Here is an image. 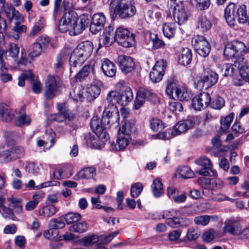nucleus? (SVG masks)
<instances>
[{
	"instance_id": "nucleus-1",
	"label": "nucleus",
	"mask_w": 249,
	"mask_h": 249,
	"mask_svg": "<svg viewBox=\"0 0 249 249\" xmlns=\"http://www.w3.org/2000/svg\"><path fill=\"white\" fill-rule=\"evenodd\" d=\"M119 116L117 112L113 113L108 108L104 110L101 120L97 116H93L91 120L90 127L97 137L101 140H107L108 135L106 129L111 125L115 124V127L118 124Z\"/></svg>"
},
{
	"instance_id": "nucleus-2",
	"label": "nucleus",
	"mask_w": 249,
	"mask_h": 249,
	"mask_svg": "<svg viewBox=\"0 0 249 249\" xmlns=\"http://www.w3.org/2000/svg\"><path fill=\"white\" fill-rule=\"evenodd\" d=\"M93 49V44L89 41H86L79 43L73 50L70 59V70L72 68L80 66L89 57Z\"/></svg>"
},
{
	"instance_id": "nucleus-3",
	"label": "nucleus",
	"mask_w": 249,
	"mask_h": 249,
	"mask_svg": "<svg viewBox=\"0 0 249 249\" xmlns=\"http://www.w3.org/2000/svg\"><path fill=\"white\" fill-rule=\"evenodd\" d=\"M225 18L228 24L234 26L238 22L245 24L247 21V16L245 6H239L230 3L225 9Z\"/></svg>"
},
{
	"instance_id": "nucleus-4",
	"label": "nucleus",
	"mask_w": 249,
	"mask_h": 249,
	"mask_svg": "<svg viewBox=\"0 0 249 249\" xmlns=\"http://www.w3.org/2000/svg\"><path fill=\"white\" fill-rule=\"evenodd\" d=\"M111 5L114 11L122 18L132 17L136 12V8L132 0H112Z\"/></svg>"
},
{
	"instance_id": "nucleus-5",
	"label": "nucleus",
	"mask_w": 249,
	"mask_h": 249,
	"mask_svg": "<svg viewBox=\"0 0 249 249\" xmlns=\"http://www.w3.org/2000/svg\"><path fill=\"white\" fill-rule=\"evenodd\" d=\"M170 13L179 25L185 23L189 18L190 13L186 10L181 1L177 2L176 0H170Z\"/></svg>"
},
{
	"instance_id": "nucleus-6",
	"label": "nucleus",
	"mask_w": 249,
	"mask_h": 249,
	"mask_svg": "<svg viewBox=\"0 0 249 249\" xmlns=\"http://www.w3.org/2000/svg\"><path fill=\"white\" fill-rule=\"evenodd\" d=\"M167 94L171 98H176L180 101H188L191 97L187 89L174 81H168L166 88Z\"/></svg>"
},
{
	"instance_id": "nucleus-7",
	"label": "nucleus",
	"mask_w": 249,
	"mask_h": 249,
	"mask_svg": "<svg viewBox=\"0 0 249 249\" xmlns=\"http://www.w3.org/2000/svg\"><path fill=\"white\" fill-rule=\"evenodd\" d=\"M245 50V44L238 40H233L228 43L225 47L224 55L227 59H234L235 61L241 55L242 52Z\"/></svg>"
},
{
	"instance_id": "nucleus-8",
	"label": "nucleus",
	"mask_w": 249,
	"mask_h": 249,
	"mask_svg": "<svg viewBox=\"0 0 249 249\" xmlns=\"http://www.w3.org/2000/svg\"><path fill=\"white\" fill-rule=\"evenodd\" d=\"M115 36L116 41L123 47H130L135 43L134 35L123 27H119L116 29Z\"/></svg>"
},
{
	"instance_id": "nucleus-9",
	"label": "nucleus",
	"mask_w": 249,
	"mask_h": 249,
	"mask_svg": "<svg viewBox=\"0 0 249 249\" xmlns=\"http://www.w3.org/2000/svg\"><path fill=\"white\" fill-rule=\"evenodd\" d=\"M192 43L196 52L203 57H206L211 50L210 45L202 36L197 35L192 38Z\"/></svg>"
},
{
	"instance_id": "nucleus-10",
	"label": "nucleus",
	"mask_w": 249,
	"mask_h": 249,
	"mask_svg": "<svg viewBox=\"0 0 249 249\" xmlns=\"http://www.w3.org/2000/svg\"><path fill=\"white\" fill-rule=\"evenodd\" d=\"M76 13L74 11L69 10L65 12L59 20L58 30L61 33H66L71 29L73 23L76 20Z\"/></svg>"
},
{
	"instance_id": "nucleus-11",
	"label": "nucleus",
	"mask_w": 249,
	"mask_h": 249,
	"mask_svg": "<svg viewBox=\"0 0 249 249\" xmlns=\"http://www.w3.org/2000/svg\"><path fill=\"white\" fill-rule=\"evenodd\" d=\"M196 163L202 167L196 172L204 176L216 177L217 172L213 168L211 160L205 157H202L195 160Z\"/></svg>"
},
{
	"instance_id": "nucleus-12",
	"label": "nucleus",
	"mask_w": 249,
	"mask_h": 249,
	"mask_svg": "<svg viewBox=\"0 0 249 249\" xmlns=\"http://www.w3.org/2000/svg\"><path fill=\"white\" fill-rule=\"evenodd\" d=\"M167 63L163 59L157 61L149 73L150 79L156 83L160 81L165 73Z\"/></svg>"
},
{
	"instance_id": "nucleus-13",
	"label": "nucleus",
	"mask_w": 249,
	"mask_h": 249,
	"mask_svg": "<svg viewBox=\"0 0 249 249\" xmlns=\"http://www.w3.org/2000/svg\"><path fill=\"white\" fill-rule=\"evenodd\" d=\"M197 117H190L186 120L179 121L175 124L172 132L173 136H176L185 133L188 129L192 128L196 124Z\"/></svg>"
},
{
	"instance_id": "nucleus-14",
	"label": "nucleus",
	"mask_w": 249,
	"mask_h": 249,
	"mask_svg": "<svg viewBox=\"0 0 249 249\" xmlns=\"http://www.w3.org/2000/svg\"><path fill=\"white\" fill-rule=\"evenodd\" d=\"M43 50L42 46L40 45V44H38L36 42L34 43L30 48V53L27 59L26 58L25 50L24 49H21V58L19 61V63L25 65L28 61L31 62L35 57L39 56Z\"/></svg>"
},
{
	"instance_id": "nucleus-15",
	"label": "nucleus",
	"mask_w": 249,
	"mask_h": 249,
	"mask_svg": "<svg viewBox=\"0 0 249 249\" xmlns=\"http://www.w3.org/2000/svg\"><path fill=\"white\" fill-rule=\"evenodd\" d=\"M199 184L205 189L203 194L206 196L207 189L217 190L222 188L224 182L218 178H201L198 179Z\"/></svg>"
},
{
	"instance_id": "nucleus-16",
	"label": "nucleus",
	"mask_w": 249,
	"mask_h": 249,
	"mask_svg": "<svg viewBox=\"0 0 249 249\" xmlns=\"http://www.w3.org/2000/svg\"><path fill=\"white\" fill-rule=\"evenodd\" d=\"M218 79V74L215 71L209 70L206 74L198 80L197 86L200 89H207L214 85L217 82Z\"/></svg>"
},
{
	"instance_id": "nucleus-17",
	"label": "nucleus",
	"mask_w": 249,
	"mask_h": 249,
	"mask_svg": "<svg viewBox=\"0 0 249 249\" xmlns=\"http://www.w3.org/2000/svg\"><path fill=\"white\" fill-rule=\"evenodd\" d=\"M117 64L122 72L124 74L131 72L135 67L133 59L130 56L124 55L118 57Z\"/></svg>"
},
{
	"instance_id": "nucleus-18",
	"label": "nucleus",
	"mask_w": 249,
	"mask_h": 249,
	"mask_svg": "<svg viewBox=\"0 0 249 249\" xmlns=\"http://www.w3.org/2000/svg\"><path fill=\"white\" fill-rule=\"evenodd\" d=\"M59 84L54 76L51 75L48 76L45 82L44 93V95L47 99H52L56 95L58 88L60 86Z\"/></svg>"
},
{
	"instance_id": "nucleus-19",
	"label": "nucleus",
	"mask_w": 249,
	"mask_h": 249,
	"mask_svg": "<svg viewBox=\"0 0 249 249\" xmlns=\"http://www.w3.org/2000/svg\"><path fill=\"white\" fill-rule=\"evenodd\" d=\"M106 21L105 16L102 13H98L93 15L89 26L90 32L95 34L102 30Z\"/></svg>"
},
{
	"instance_id": "nucleus-20",
	"label": "nucleus",
	"mask_w": 249,
	"mask_h": 249,
	"mask_svg": "<svg viewBox=\"0 0 249 249\" xmlns=\"http://www.w3.org/2000/svg\"><path fill=\"white\" fill-rule=\"evenodd\" d=\"M57 107L58 112L53 115V119L54 120L58 122H62L67 119L70 121L74 119V115L69 112L65 105L57 104Z\"/></svg>"
},
{
	"instance_id": "nucleus-21",
	"label": "nucleus",
	"mask_w": 249,
	"mask_h": 249,
	"mask_svg": "<svg viewBox=\"0 0 249 249\" xmlns=\"http://www.w3.org/2000/svg\"><path fill=\"white\" fill-rule=\"evenodd\" d=\"M241 226L240 223L233 218H231L224 223L223 228L225 233H229L232 235H238L240 233Z\"/></svg>"
},
{
	"instance_id": "nucleus-22",
	"label": "nucleus",
	"mask_w": 249,
	"mask_h": 249,
	"mask_svg": "<svg viewBox=\"0 0 249 249\" xmlns=\"http://www.w3.org/2000/svg\"><path fill=\"white\" fill-rule=\"evenodd\" d=\"M4 53H5V56L7 59L12 58L16 60L18 58L19 53V48L16 44L11 42L8 44L5 52L3 50L0 49V62L2 63V62Z\"/></svg>"
},
{
	"instance_id": "nucleus-23",
	"label": "nucleus",
	"mask_w": 249,
	"mask_h": 249,
	"mask_svg": "<svg viewBox=\"0 0 249 249\" xmlns=\"http://www.w3.org/2000/svg\"><path fill=\"white\" fill-rule=\"evenodd\" d=\"M101 238V235L98 236L95 234H92L83 238L81 242L84 246H90L95 245L96 249H101L104 247V244L103 239L100 240Z\"/></svg>"
},
{
	"instance_id": "nucleus-24",
	"label": "nucleus",
	"mask_w": 249,
	"mask_h": 249,
	"mask_svg": "<svg viewBox=\"0 0 249 249\" xmlns=\"http://www.w3.org/2000/svg\"><path fill=\"white\" fill-rule=\"evenodd\" d=\"M136 130L135 120H125L122 122V124L119 127L118 133L125 135H128V136H131L132 134L135 132Z\"/></svg>"
},
{
	"instance_id": "nucleus-25",
	"label": "nucleus",
	"mask_w": 249,
	"mask_h": 249,
	"mask_svg": "<svg viewBox=\"0 0 249 249\" xmlns=\"http://www.w3.org/2000/svg\"><path fill=\"white\" fill-rule=\"evenodd\" d=\"M136 130L135 120H125L122 122V124L119 127L118 133L125 135H128V136H131L132 134L135 132Z\"/></svg>"
},
{
	"instance_id": "nucleus-26",
	"label": "nucleus",
	"mask_w": 249,
	"mask_h": 249,
	"mask_svg": "<svg viewBox=\"0 0 249 249\" xmlns=\"http://www.w3.org/2000/svg\"><path fill=\"white\" fill-rule=\"evenodd\" d=\"M245 59L240 57L235 61V67L239 71L241 77L246 81L249 82V66L245 65Z\"/></svg>"
},
{
	"instance_id": "nucleus-27",
	"label": "nucleus",
	"mask_w": 249,
	"mask_h": 249,
	"mask_svg": "<svg viewBox=\"0 0 249 249\" xmlns=\"http://www.w3.org/2000/svg\"><path fill=\"white\" fill-rule=\"evenodd\" d=\"M133 98L132 89L129 87H126L122 92H118V104L121 106H126L132 101Z\"/></svg>"
},
{
	"instance_id": "nucleus-28",
	"label": "nucleus",
	"mask_w": 249,
	"mask_h": 249,
	"mask_svg": "<svg viewBox=\"0 0 249 249\" xmlns=\"http://www.w3.org/2000/svg\"><path fill=\"white\" fill-rule=\"evenodd\" d=\"M131 140V136H128V135L118 133L117 143L111 144L112 149L115 150H124L128 146Z\"/></svg>"
},
{
	"instance_id": "nucleus-29",
	"label": "nucleus",
	"mask_w": 249,
	"mask_h": 249,
	"mask_svg": "<svg viewBox=\"0 0 249 249\" xmlns=\"http://www.w3.org/2000/svg\"><path fill=\"white\" fill-rule=\"evenodd\" d=\"M16 111L4 103L0 104V116L4 122H9L14 117Z\"/></svg>"
},
{
	"instance_id": "nucleus-30",
	"label": "nucleus",
	"mask_w": 249,
	"mask_h": 249,
	"mask_svg": "<svg viewBox=\"0 0 249 249\" xmlns=\"http://www.w3.org/2000/svg\"><path fill=\"white\" fill-rule=\"evenodd\" d=\"M101 69L104 74L109 77H114L116 73L115 65L107 59H105L102 62Z\"/></svg>"
},
{
	"instance_id": "nucleus-31",
	"label": "nucleus",
	"mask_w": 249,
	"mask_h": 249,
	"mask_svg": "<svg viewBox=\"0 0 249 249\" xmlns=\"http://www.w3.org/2000/svg\"><path fill=\"white\" fill-rule=\"evenodd\" d=\"M4 11L10 21H11L13 18H15L16 20L19 22H21L23 20V17L21 15L18 11H16L15 8L11 4L6 5L4 8Z\"/></svg>"
},
{
	"instance_id": "nucleus-32",
	"label": "nucleus",
	"mask_w": 249,
	"mask_h": 249,
	"mask_svg": "<svg viewBox=\"0 0 249 249\" xmlns=\"http://www.w3.org/2000/svg\"><path fill=\"white\" fill-rule=\"evenodd\" d=\"M94 65L93 64L86 65L75 76L76 80L81 81L88 77L91 73L94 72Z\"/></svg>"
},
{
	"instance_id": "nucleus-33",
	"label": "nucleus",
	"mask_w": 249,
	"mask_h": 249,
	"mask_svg": "<svg viewBox=\"0 0 249 249\" xmlns=\"http://www.w3.org/2000/svg\"><path fill=\"white\" fill-rule=\"evenodd\" d=\"M96 175V169L92 167H87L81 170L74 177L75 180L89 178Z\"/></svg>"
},
{
	"instance_id": "nucleus-34",
	"label": "nucleus",
	"mask_w": 249,
	"mask_h": 249,
	"mask_svg": "<svg viewBox=\"0 0 249 249\" xmlns=\"http://www.w3.org/2000/svg\"><path fill=\"white\" fill-rule=\"evenodd\" d=\"M100 91V89L98 86L92 85L86 89L85 96L88 101H91L99 95Z\"/></svg>"
},
{
	"instance_id": "nucleus-35",
	"label": "nucleus",
	"mask_w": 249,
	"mask_h": 249,
	"mask_svg": "<svg viewBox=\"0 0 249 249\" xmlns=\"http://www.w3.org/2000/svg\"><path fill=\"white\" fill-rule=\"evenodd\" d=\"M86 89L81 86L78 85L75 87L72 92H71L70 95L74 101H83L86 98Z\"/></svg>"
},
{
	"instance_id": "nucleus-36",
	"label": "nucleus",
	"mask_w": 249,
	"mask_h": 249,
	"mask_svg": "<svg viewBox=\"0 0 249 249\" xmlns=\"http://www.w3.org/2000/svg\"><path fill=\"white\" fill-rule=\"evenodd\" d=\"M212 26L210 20L206 16H201L198 18L197 28L201 32H205L209 30Z\"/></svg>"
},
{
	"instance_id": "nucleus-37",
	"label": "nucleus",
	"mask_w": 249,
	"mask_h": 249,
	"mask_svg": "<svg viewBox=\"0 0 249 249\" xmlns=\"http://www.w3.org/2000/svg\"><path fill=\"white\" fill-rule=\"evenodd\" d=\"M192 54L191 51L188 48H183L178 57L179 63L182 65L189 64L192 60Z\"/></svg>"
},
{
	"instance_id": "nucleus-38",
	"label": "nucleus",
	"mask_w": 249,
	"mask_h": 249,
	"mask_svg": "<svg viewBox=\"0 0 249 249\" xmlns=\"http://www.w3.org/2000/svg\"><path fill=\"white\" fill-rule=\"evenodd\" d=\"M153 194L155 197H160L163 194V185L159 178L155 179L151 186Z\"/></svg>"
},
{
	"instance_id": "nucleus-39",
	"label": "nucleus",
	"mask_w": 249,
	"mask_h": 249,
	"mask_svg": "<svg viewBox=\"0 0 249 249\" xmlns=\"http://www.w3.org/2000/svg\"><path fill=\"white\" fill-rule=\"evenodd\" d=\"M233 118L234 114L231 113L221 120L220 130L221 132L226 133L227 131L231 125V123L233 121Z\"/></svg>"
},
{
	"instance_id": "nucleus-40",
	"label": "nucleus",
	"mask_w": 249,
	"mask_h": 249,
	"mask_svg": "<svg viewBox=\"0 0 249 249\" xmlns=\"http://www.w3.org/2000/svg\"><path fill=\"white\" fill-rule=\"evenodd\" d=\"M68 59V55L65 52H61L59 53L56 58V62L54 64V67L56 70H61L63 68L64 64Z\"/></svg>"
},
{
	"instance_id": "nucleus-41",
	"label": "nucleus",
	"mask_w": 249,
	"mask_h": 249,
	"mask_svg": "<svg viewBox=\"0 0 249 249\" xmlns=\"http://www.w3.org/2000/svg\"><path fill=\"white\" fill-rule=\"evenodd\" d=\"M163 33L168 38H172L175 35L176 28L174 23H166L162 26Z\"/></svg>"
},
{
	"instance_id": "nucleus-42",
	"label": "nucleus",
	"mask_w": 249,
	"mask_h": 249,
	"mask_svg": "<svg viewBox=\"0 0 249 249\" xmlns=\"http://www.w3.org/2000/svg\"><path fill=\"white\" fill-rule=\"evenodd\" d=\"M56 212L55 207L48 205L39 211V215L43 217H49L53 215Z\"/></svg>"
},
{
	"instance_id": "nucleus-43",
	"label": "nucleus",
	"mask_w": 249,
	"mask_h": 249,
	"mask_svg": "<svg viewBox=\"0 0 249 249\" xmlns=\"http://www.w3.org/2000/svg\"><path fill=\"white\" fill-rule=\"evenodd\" d=\"M178 175L182 178L187 179L194 176V172L188 166H182L177 170Z\"/></svg>"
},
{
	"instance_id": "nucleus-44",
	"label": "nucleus",
	"mask_w": 249,
	"mask_h": 249,
	"mask_svg": "<svg viewBox=\"0 0 249 249\" xmlns=\"http://www.w3.org/2000/svg\"><path fill=\"white\" fill-rule=\"evenodd\" d=\"M150 127L153 131L162 130L165 127L162 121L158 118H152L149 122Z\"/></svg>"
},
{
	"instance_id": "nucleus-45",
	"label": "nucleus",
	"mask_w": 249,
	"mask_h": 249,
	"mask_svg": "<svg viewBox=\"0 0 249 249\" xmlns=\"http://www.w3.org/2000/svg\"><path fill=\"white\" fill-rule=\"evenodd\" d=\"M87 230V224L85 222H79L71 226L69 231L71 232L82 233Z\"/></svg>"
},
{
	"instance_id": "nucleus-46",
	"label": "nucleus",
	"mask_w": 249,
	"mask_h": 249,
	"mask_svg": "<svg viewBox=\"0 0 249 249\" xmlns=\"http://www.w3.org/2000/svg\"><path fill=\"white\" fill-rule=\"evenodd\" d=\"M0 213L4 218H9L14 221H18V218L14 215L11 209L5 206L0 207Z\"/></svg>"
},
{
	"instance_id": "nucleus-47",
	"label": "nucleus",
	"mask_w": 249,
	"mask_h": 249,
	"mask_svg": "<svg viewBox=\"0 0 249 249\" xmlns=\"http://www.w3.org/2000/svg\"><path fill=\"white\" fill-rule=\"evenodd\" d=\"M137 95L142 97V98H143L145 100L147 99L149 101L152 100L156 97L155 94L153 93L148 89L142 88L139 89L137 93Z\"/></svg>"
},
{
	"instance_id": "nucleus-48",
	"label": "nucleus",
	"mask_w": 249,
	"mask_h": 249,
	"mask_svg": "<svg viewBox=\"0 0 249 249\" xmlns=\"http://www.w3.org/2000/svg\"><path fill=\"white\" fill-rule=\"evenodd\" d=\"M65 223L61 217L52 219L49 224L50 229H59L63 228Z\"/></svg>"
},
{
	"instance_id": "nucleus-49",
	"label": "nucleus",
	"mask_w": 249,
	"mask_h": 249,
	"mask_svg": "<svg viewBox=\"0 0 249 249\" xmlns=\"http://www.w3.org/2000/svg\"><path fill=\"white\" fill-rule=\"evenodd\" d=\"M84 140L88 146L95 148L97 146V140L94 135L90 133H87L85 134Z\"/></svg>"
},
{
	"instance_id": "nucleus-50",
	"label": "nucleus",
	"mask_w": 249,
	"mask_h": 249,
	"mask_svg": "<svg viewBox=\"0 0 249 249\" xmlns=\"http://www.w3.org/2000/svg\"><path fill=\"white\" fill-rule=\"evenodd\" d=\"M192 4L200 10L207 9L210 5V0H190Z\"/></svg>"
},
{
	"instance_id": "nucleus-51",
	"label": "nucleus",
	"mask_w": 249,
	"mask_h": 249,
	"mask_svg": "<svg viewBox=\"0 0 249 249\" xmlns=\"http://www.w3.org/2000/svg\"><path fill=\"white\" fill-rule=\"evenodd\" d=\"M81 218V216L78 213H69L64 216V219L67 224L78 221Z\"/></svg>"
},
{
	"instance_id": "nucleus-52",
	"label": "nucleus",
	"mask_w": 249,
	"mask_h": 249,
	"mask_svg": "<svg viewBox=\"0 0 249 249\" xmlns=\"http://www.w3.org/2000/svg\"><path fill=\"white\" fill-rule=\"evenodd\" d=\"M31 121L30 117L26 115L22 114L19 115L15 121V124L17 126H21L24 125H29Z\"/></svg>"
},
{
	"instance_id": "nucleus-53",
	"label": "nucleus",
	"mask_w": 249,
	"mask_h": 249,
	"mask_svg": "<svg viewBox=\"0 0 249 249\" xmlns=\"http://www.w3.org/2000/svg\"><path fill=\"white\" fill-rule=\"evenodd\" d=\"M150 40L152 43V48L154 50L161 48L165 45L164 42L158 37L157 35L151 34Z\"/></svg>"
},
{
	"instance_id": "nucleus-54",
	"label": "nucleus",
	"mask_w": 249,
	"mask_h": 249,
	"mask_svg": "<svg viewBox=\"0 0 249 249\" xmlns=\"http://www.w3.org/2000/svg\"><path fill=\"white\" fill-rule=\"evenodd\" d=\"M236 70L237 67H235L234 66V63L233 64L227 63L224 65L222 68V71L223 72V76H231L232 74Z\"/></svg>"
},
{
	"instance_id": "nucleus-55",
	"label": "nucleus",
	"mask_w": 249,
	"mask_h": 249,
	"mask_svg": "<svg viewBox=\"0 0 249 249\" xmlns=\"http://www.w3.org/2000/svg\"><path fill=\"white\" fill-rule=\"evenodd\" d=\"M143 189L142 185L141 183H136L131 186L130 193L133 198L137 197L141 193Z\"/></svg>"
},
{
	"instance_id": "nucleus-56",
	"label": "nucleus",
	"mask_w": 249,
	"mask_h": 249,
	"mask_svg": "<svg viewBox=\"0 0 249 249\" xmlns=\"http://www.w3.org/2000/svg\"><path fill=\"white\" fill-rule=\"evenodd\" d=\"M40 198L39 195L35 194L33 196V200L29 201L25 206V209L28 211H31L35 209L38 204V199Z\"/></svg>"
},
{
	"instance_id": "nucleus-57",
	"label": "nucleus",
	"mask_w": 249,
	"mask_h": 249,
	"mask_svg": "<svg viewBox=\"0 0 249 249\" xmlns=\"http://www.w3.org/2000/svg\"><path fill=\"white\" fill-rule=\"evenodd\" d=\"M197 95L198 97H199L200 102H201L204 105V108L210 105L211 98L209 93L203 92Z\"/></svg>"
},
{
	"instance_id": "nucleus-58",
	"label": "nucleus",
	"mask_w": 249,
	"mask_h": 249,
	"mask_svg": "<svg viewBox=\"0 0 249 249\" xmlns=\"http://www.w3.org/2000/svg\"><path fill=\"white\" fill-rule=\"evenodd\" d=\"M199 235L198 230L191 228L188 230L186 237L188 241H192L196 240Z\"/></svg>"
},
{
	"instance_id": "nucleus-59",
	"label": "nucleus",
	"mask_w": 249,
	"mask_h": 249,
	"mask_svg": "<svg viewBox=\"0 0 249 249\" xmlns=\"http://www.w3.org/2000/svg\"><path fill=\"white\" fill-rule=\"evenodd\" d=\"M224 105V99L220 97H217L212 101L211 100L210 106L214 109H219Z\"/></svg>"
},
{
	"instance_id": "nucleus-60",
	"label": "nucleus",
	"mask_w": 249,
	"mask_h": 249,
	"mask_svg": "<svg viewBox=\"0 0 249 249\" xmlns=\"http://www.w3.org/2000/svg\"><path fill=\"white\" fill-rule=\"evenodd\" d=\"M211 199L214 201L220 202L224 200H228L233 202L234 200L233 198H230L223 194L218 193L213 194L212 193H211Z\"/></svg>"
},
{
	"instance_id": "nucleus-61",
	"label": "nucleus",
	"mask_w": 249,
	"mask_h": 249,
	"mask_svg": "<svg viewBox=\"0 0 249 249\" xmlns=\"http://www.w3.org/2000/svg\"><path fill=\"white\" fill-rule=\"evenodd\" d=\"M84 30L85 28L79 23H77L75 20L74 23H73L72 25L71 29L69 31L71 35L75 36L80 34Z\"/></svg>"
},
{
	"instance_id": "nucleus-62",
	"label": "nucleus",
	"mask_w": 249,
	"mask_h": 249,
	"mask_svg": "<svg viewBox=\"0 0 249 249\" xmlns=\"http://www.w3.org/2000/svg\"><path fill=\"white\" fill-rule=\"evenodd\" d=\"M11 158H19L24 155V151L22 147H14L10 150Z\"/></svg>"
},
{
	"instance_id": "nucleus-63",
	"label": "nucleus",
	"mask_w": 249,
	"mask_h": 249,
	"mask_svg": "<svg viewBox=\"0 0 249 249\" xmlns=\"http://www.w3.org/2000/svg\"><path fill=\"white\" fill-rule=\"evenodd\" d=\"M210 219V216L204 215L196 217L194 221L197 225L205 226L209 223Z\"/></svg>"
},
{
	"instance_id": "nucleus-64",
	"label": "nucleus",
	"mask_w": 249,
	"mask_h": 249,
	"mask_svg": "<svg viewBox=\"0 0 249 249\" xmlns=\"http://www.w3.org/2000/svg\"><path fill=\"white\" fill-rule=\"evenodd\" d=\"M118 92L111 91L109 92L107 97V100L108 102L113 106L115 104H118Z\"/></svg>"
}]
</instances>
